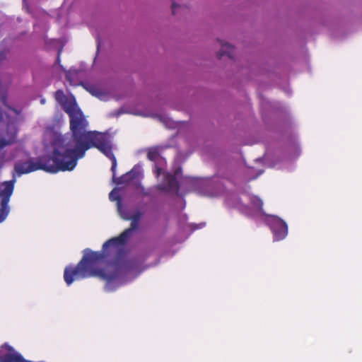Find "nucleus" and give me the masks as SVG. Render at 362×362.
Returning <instances> with one entry per match:
<instances>
[{
	"label": "nucleus",
	"mask_w": 362,
	"mask_h": 362,
	"mask_svg": "<svg viewBox=\"0 0 362 362\" xmlns=\"http://www.w3.org/2000/svg\"><path fill=\"white\" fill-rule=\"evenodd\" d=\"M64 110L70 118L71 139L69 141V161L74 162V169L77 165L78 160L84 157L86 151L96 148L111 160V171L113 176H115L117 160L112 152L109 135L96 131H87L88 122L76 104H70Z\"/></svg>",
	"instance_id": "nucleus-1"
},
{
	"label": "nucleus",
	"mask_w": 362,
	"mask_h": 362,
	"mask_svg": "<svg viewBox=\"0 0 362 362\" xmlns=\"http://www.w3.org/2000/svg\"><path fill=\"white\" fill-rule=\"evenodd\" d=\"M139 221L131 220L130 227L125 229L119 236L106 241L101 251H93L89 248L83 250V257L76 266L69 265L64 271V279L68 286L74 281L89 277H98L111 281L114 276L107 274L99 266L108 257L117 252V248L127 243L132 232L139 228Z\"/></svg>",
	"instance_id": "nucleus-2"
},
{
	"label": "nucleus",
	"mask_w": 362,
	"mask_h": 362,
	"mask_svg": "<svg viewBox=\"0 0 362 362\" xmlns=\"http://www.w3.org/2000/svg\"><path fill=\"white\" fill-rule=\"evenodd\" d=\"M139 221L131 220L130 227L125 229L119 236L106 241L101 251H93L89 248L83 250V257L76 266L69 265L64 271V279L68 286L74 281L89 277H98L111 281L114 276L107 274L99 266L108 257L117 252V248L127 243L132 232L139 228Z\"/></svg>",
	"instance_id": "nucleus-3"
},
{
	"label": "nucleus",
	"mask_w": 362,
	"mask_h": 362,
	"mask_svg": "<svg viewBox=\"0 0 362 362\" xmlns=\"http://www.w3.org/2000/svg\"><path fill=\"white\" fill-rule=\"evenodd\" d=\"M70 146V142H68L64 146L54 148L52 156L40 157L37 161L30 159L25 162H17L14 165V171L19 176L39 170L52 173L71 171L74 163L69 161Z\"/></svg>",
	"instance_id": "nucleus-4"
},
{
	"label": "nucleus",
	"mask_w": 362,
	"mask_h": 362,
	"mask_svg": "<svg viewBox=\"0 0 362 362\" xmlns=\"http://www.w3.org/2000/svg\"><path fill=\"white\" fill-rule=\"evenodd\" d=\"M15 180L5 182L0 188V223L8 216L10 208L8 202L14 189Z\"/></svg>",
	"instance_id": "nucleus-5"
},
{
	"label": "nucleus",
	"mask_w": 362,
	"mask_h": 362,
	"mask_svg": "<svg viewBox=\"0 0 362 362\" xmlns=\"http://www.w3.org/2000/svg\"><path fill=\"white\" fill-rule=\"evenodd\" d=\"M268 224L276 240L284 239L288 234V226L286 223L276 216H269L267 218Z\"/></svg>",
	"instance_id": "nucleus-6"
},
{
	"label": "nucleus",
	"mask_w": 362,
	"mask_h": 362,
	"mask_svg": "<svg viewBox=\"0 0 362 362\" xmlns=\"http://www.w3.org/2000/svg\"><path fill=\"white\" fill-rule=\"evenodd\" d=\"M179 188L176 177L170 173H166L163 182L158 185L159 190L174 192L176 195L179 194Z\"/></svg>",
	"instance_id": "nucleus-7"
},
{
	"label": "nucleus",
	"mask_w": 362,
	"mask_h": 362,
	"mask_svg": "<svg viewBox=\"0 0 362 362\" xmlns=\"http://www.w3.org/2000/svg\"><path fill=\"white\" fill-rule=\"evenodd\" d=\"M1 349H6L7 353L1 356L0 362H31L25 360L21 354L7 344L2 345Z\"/></svg>",
	"instance_id": "nucleus-8"
},
{
	"label": "nucleus",
	"mask_w": 362,
	"mask_h": 362,
	"mask_svg": "<svg viewBox=\"0 0 362 362\" xmlns=\"http://www.w3.org/2000/svg\"><path fill=\"white\" fill-rule=\"evenodd\" d=\"M139 177V172H137L134 168L132 169L130 171L127 173L122 175L120 177H116L115 176H112L113 182L117 185H124L128 184L133 180H136Z\"/></svg>",
	"instance_id": "nucleus-9"
},
{
	"label": "nucleus",
	"mask_w": 362,
	"mask_h": 362,
	"mask_svg": "<svg viewBox=\"0 0 362 362\" xmlns=\"http://www.w3.org/2000/svg\"><path fill=\"white\" fill-rule=\"evenodd\" d=\"M221 49L217 53L218 59H221L224 55H226L230 59H232L233 57V53L235 49L234 47L227 42L223 43L222 41H221Z\"/></svg>",
	"instance_id": "nucleus-10"
},
{
	"label": "nucleus",
	"mask_w": 362,
	"mask_h": 362,
	"mask_svg": "<svg viewBox=\"0 0 362 362\" xmlns=\"http://www.w3.org/2000/svg\"><path fill=\"white\" fill-rule=\"evenodd\" d=\"M159 157V149L157 147L151 148L147 153V158L151 161H155Z\"/></svg>",
	"instance_id": "nucleus-11"
},
{
	"label": "nucleus",
	"mask_w": 362,
	"mask_h": 362,
	"mask_svg": "<svg viewBox=\"0 0 362 362\" xmlns=\"http://www.w3.org/2000/svg\"><path fill=\"white\" fill-rule=\"evenodd\" d=\"M109 198L111 201H117L118 206L121 204V197L116 189L112 190L109 194Z\"/></svg>",
	"instance_id": "nucleus-12"
},
{
	"label": "nucleus",
	"mask_w": 362,
	"mask_h": 362,
	"mask_svg": "<svg viewBox=\"0 0 362 362\" xmlns=\"http://www.w3.org/2000/svg\"><path fill=\"white\" fill-rule=\"evenodd\" d=\"M252 204L254 206H255L258 210L261 211L263 206V202L257 197H254L252 199Z\"/></svg>",
	"instance_id": "nucleus-13"
},
{
	"label": "nucleus",
	"mask_w": 362,
	"mask_h": 362,
	"mask_svg": "<svg viewBox=\"0 0 362 362\" xmlns=\"http://www.w3.org/2000/svg\"><path fill=\"white\" fill-rule=\"evenodd\" d=\"M54 97L56 100L59 103H62L66 99V96L64 93V91L62 90H58L55 92Z\"/></svg>",
	"instance_id": "nucleus-14"
},
{
	"label": "nucleus",
	"mask_w": 362,
	"mask_h": 362,
	"mask_svg": "<svg viewBox=\"0 0 362 362\" xmlns=\"http://www.w3.org/2000/svg\"><path fill=\"white\" fill-rule=\"evenodd\" d=\"M85 88L93 95L97 96L99 94L98 89L94 86L88 85Z\"/></svg>",
	"instance_id": "nucleus-15"
},
{
	"label": "nucleus",
	"mask_w": 362,
	"mask_h": 362,
	"mask_svg": "<svg viewBox=\"0 0 362 362\" xmlns=\"http://www.w3.org/2000/svg\"><path fill=\"white\" fill-rule=\"evenodd\" d=\"M141 216L142 214L140 211H136L131 217H124V219L140 221Z\"/></svg>",
	"instance_id": "nucleus-16"
},
{
	"label": "nucleus",
	"mask_w": 362,
	"mask_h": 362,
	"mask_svg": "<svg viewBox=\"0 0 362 362\" xmlns=\"http://www.w3.org/2000/svg\"><path fill=\"white\" fill-rule=\"evenodd\" d=\"M182 6L179 4H176L175 3L172 4V13L173 15L176 14L177 8H181Z\"/></svg>",
	"instance_id": "nucleus-17"
},
{
	"label": "nucleus",
	"mask_w": 362,
	"mask_h": 362,
	"mask_svg": "<svg viewBox=\"0 0 362 362\" xmlns=\"http://www.w3.org/2000/svg\"><path fill=\"white\" fill-rule=\"evenodd\" d=\"M6 100H7V96L6 95H2L1 96V101L3 105H4L5 106H6Z\"/></svg>",
	"instance_id": "nucleus-18"
},
{
	"label": "nucleus",
	"mask_w": 362,
	"mask_h": 362,
	"mask_svg": "<svg viewBox=\"0 0 362 362\" xmlns=\"http://www.w3.org/2000/svg\"><path fill=\"white\" fill-rule=\"evenodd\" d=\"M6 59V53L4 52H0V62Z\"/></svg>",
	"instance_id": "nucleus-19"
},
{
	"label": "nucleus",
	"mask_w": 362,
	"mask_h": 362,
	"mask_svg": "<svg viewBox=\"0 0 362 362\" xmlns=\"http://www.w3.org/2000/svg\"><path fill=\"white\" fill-rule=\"evenodd\" d=\"M57 63L60 62V52H58L57 58Z\"/></svg>",
	"instance_id": "nucleus-20"
},
{
	"label": "nucleus",
	"mask_w": 362,
	"mask_h": 362,
	"mask_svg": "<svg viewBox=\"0 0 362 362\" xmlns=\"http://www.w3.org/2000/svg\"><path fill=\"white\" fill-rule=\"evenodd\" d=\"M66 80L70 81V83L71 84V79H70V77H69V74H66Z\"/></svg>",
	"instance_id": "nucleus-21"
},
{
	"label": "nucleus",
	"mask_w": 362,
	"mask_h": 362,
	"mask_svg": "<svg viewBox=\"0 0 362 362\" xmlns=\"http://www.w3.org/2000/svg\"><path fill=\"white\" fill-rule=\"evenodd\" d=\"M160 170H161V169H160V168H158V169H157V175H158L160 174Z\"/></svg>",
	"instance_id": "nucleus-22"
}]
</instances>
